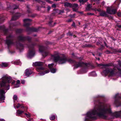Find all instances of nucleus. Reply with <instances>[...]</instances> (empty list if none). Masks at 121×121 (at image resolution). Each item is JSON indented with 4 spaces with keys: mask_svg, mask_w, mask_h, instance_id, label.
<instances>
[{
    "mask_svg": "<svg viewBox=\"0 0 121 121\" xmlns=\"http://www.w3.org/2000/svg\"><path fill=\"white\" fill-rule=\"evenodd\" d=\"M111 112L110 106L108 104L98 108H95L87 113L86 115L85 121H87L91 119H95L97 116L100 117H105L107 114Z\"/></svg>",
    "mask_w": 121,
    "mask_h": 121,
    "instance_id": "1",
    "label": "nucleus"
},
{
    "mask_svg": "<svg viewBox=\"0 0 121 121\" xmlns=\"http://www.w3.org/2000/svg\"><path fill=\"white\" fill-rule=\"evenodd\" d=\"M12 82V84H13L15 82V81L13 80L9 76H5L0 79V85L1 87L4 88L0 90V101L3 102L4 100V94L7 90L9 89V84Z\"/></svg>",
    "mask_w": 121,
    "mask_h": 121,
    "instance_id": "2",
    "label": "nucleus"
},
{
    "mask_svg": "<svg viewBox=\"0 0 121 121\" xmlns=\"http://www.w3.org/2000/svg\"><path fill=\"white\" fill-rule=\"evenodd\" d=\"M51 58L55 62H57L60 64H62L68 61L70 63L73 62L74 61L72 60L67 59L65 56L60 57L57 52H55L54 54L52 56Z\"/></svg>",
    "mask_w": 121,
    "mask_h": 121,
    "instance_id": "3",
    "label": "nucleus"
},
{
    "mask_svg": "<svg viewBox=\"0 0 121 121\" xmlns=\"http://www.w3.org/2000/svg\"><path fill=\"white\" fill-rule=\"evenodd\" d=\"M44 49L45 48L43 46H39V51L40 52H42V56L45 57L48 55V52L44 51L43 52Z\"/></svg>",
    "mask_w": 121,
    "mask_h": 121,
    "instance_id": "4",
    "label": "nucleus"
},
{
    "mask_svg": "<svg viewBox=\"0 0 121 121\" xmlns=\"http://www.w3.org/2000/svg\"><path fill=\"white\" fill-rule=\"evenodd\" d=\"M12 37L11 35H10L7 37V39L6 42L8 46L12 44Z\"/></svg>",
    "mask_w": 121,
    "mask_h": 121,
    "instance_id": "5",
    "label": "nucleus"
},
{
    "mask_svg": "<svg viewBox=\"0 0 121 121\" xmlns=\"http://www.w3.org/2000/svg\"><path fill=\"white\" fill-rule=\"evenodd\" d=\"M56 65H55L54 64L52 63L49 64L48 65V66L50 69V70L51 72L52 73H55L56 72V69L55 68H53L52 69V67H52H54L56 66Z\"/></svg>",
    "mask_w": 121,
    "mask_h": 121,
    "instance_id": "6",
    "label": "nucleus"
},
{
    "mask_svg": "<svg viewBox=\"0 0 121 121\" xmlns=\"http://www.w3.org/2000/svg\"><path fill=\"white\" fill-rule=\"evenodd\" d=\"M114 72V70H109L108 69H107L103 71V73L105 75H106L109 73H110L111 75H112L113 74Z\"/></svg>",
    "mask_w": 121,
    "mask_h": 121,
    "instance_id": "7",
    "label": "nucleus"
},
{
    "mask_svg": "<svg viewBox=\"0 0 121 121\" xmlns=\"http://www.w3.org/2000/svg\"><path fill=\"white\" fill-rule=\"evenodd\" d=\"M31 21V20L28 19H25L24 20V26H26L30 25V24L29 22H30Z\"/></svg>",
    "mask_w": 121,
    "mask_h": 121,
    "instance_id": "8",
    "label": "nucleus"
},
{
    "mask_svg": "<svg viewBox=\"0 0 121 121\" xmlns=\"http://www.w3.org/2000/svg\"><path fill=\"white\" fill-rule=\"evenodd\" d=\"M107 12L108 13L110 14H114L116 12V9H113L111 10L109 8L107 9Z\"/></svg>",
    "mask_w": 121,
    "mask_h": 121,
    "instance_id": "9",
    "label": "nucleus"
},
{
    "mask_svg": "<svg viewBox=\"0 0 121 121\" xmlns=\"http://www.w3.org/2000/svg\"><path fill=\"white\" fill-rule=\"evenodd\" d=\"M35 54V52L34 49H33L30 51L28 54L27 56L29 58H31Z\"/></svg>",
    "mask_w": 121,
    "mask_h": 121,
    "instance_id": "10",
    "label": "nucleus"
},
{
    "mask_svg": "<svg viewBox=\"0 0 121 121\" xmlns=\"http://www.w3.org/2000/svg\"><path fill=\"white\" fill-rule=\"evenodd\" d=\"M71 7L72 8L73 11H76L78 9V5L76 4H71Z\"/></svg>",
    "mask_w": 121,
    "mask_h": 121,
    "instance_id": "11",
    "label": "nucleus"
},
{
    "mask_svg": "<svg viewBox=\"0 0 121 121\" xmlns=\"http://www.w3.org/2000/svg\"><path fill=\"white\" fill-rule=\"evenodd\" d=\"M25 74L26 75L29 76L32 73V72L30 69H27L25 71Z\"/></svg>",
    "mask_w": 121,
    "mask_h": 121,
    "instance_id": "12",
    "label": "nucleus"
},
{
    "mask_svg": "<svg viewBox=\"0 0 121 121\" xmlns=\"http://www.w3.org/2000/svg\"><path fill=\"white\" fill-rule=\"evenodd\" d=\"M9 65V64L7 63H3L0 64V67L3 68L7 67Z\"/></svg>",
    "mask_w": 121,
    "mask_h": 121,
    "instance_id": "13",
    "label": "nucleus"
},
{
    "mask_svg": "<svg viewBox=\"0 0 121 121\" xmlns=\"http://www.w3.org/2000/svg\"><path fill=\"white\" fill-rule=\"evenodd\" d=\"M84 65H86V64H85L83 62H81L78 63H77L76 65H75V67L76 68L80 66H82Z\"/></svg>",
    "mask_w": 121,
    "mask_h": 121,
    "instance_id": "14",
    "label": "nucleus"
},
{
    "mask_svg": "<svg viewBox=\"0 0 121 121\" xmlns=\"http://www.w3.org/2000/svg\"><path fill=\"white\" fill-rule=\"evenodd\" d=\"M43 65V63L40 62H36L33 63V65L35 66H40Z\"/></svg>",
    "mask_w": 121,
    "mask_h": 121,
    "instance_id": "15",
    "label": "nucleus"
},
{
    "mask_svg": "<svg viewBox=\"0 0 121 121\" xmlns=\"http://www.w3.org/2000/svg\"><path fill=\"white\" fill-rule=\"evenodd\" d=\"M115 116L117 117H119L121 116V111L116 112L115 113Z\"/></svg>",
    "mask_w": 121,
    "mask_h": 121,
    "instance_id": "16",
    "label": "nucleus"
},
{
    "mask_svg": "<svg viewBox=\"0 0 121 121\" xmlns=\"http://www.w3.org/2000/svg\"><path fill=\"white\" fill-rule=\"evenodd\" d=\"M49 72V70H47L45 71L44 72H42L41 73H40L39 74V75L40 76H42L44 75L45 74L48 73Z\"/></svg>",
    "mask_w": 121,
    "mask_h": 121,
    "instance_id": "17",
    "label": "nucleus"
},
{
    "mask_svg": "<svg viewBox=\"0 0 121 121\" xmlns=\"http://www.w3.org/2000/svg\"><path fill=\"white\" fill-rule=\"evenodd\" d=\"M44 69V68L42 67H38L36 70L38 72H42Z\"/></svg>",
    "mask_w": 121,
    "mask_h": 121,
    "instance_id": "18",
    "label": "nucleus"
},
{
    "mask_svg": "<svg viewBox=\"0 0 121 121\" xmlns=\"http://www.w3.org/2000/svg\"><path fill=\"white\" fill-rule=\"evenodd\" d=\"M20 85V81L19 80H17V83L14 86L15 87H19Z\"/></svg>",
    "mask_w": 121,
    "mask_h": 121,
    "instance_id": "19",
    "label": "nucleus"
},
{
    "mask_svg": "<svg viewBox=\"0 0 121 121\" xmlns=\"http://www.w3.org/2000/svg\"><path fill=\"white\" fill-rule=\"evenodd\" d=\"M18 48L20 51L23 48V45L21 44H19L18 45Z\"/></svg>",
    "mask_w": 121,
    "mask_h": 121,
    "instance_id": "20",
    "label": "nucleus"
},
{
    "mask_svg": "<svg viewBox=\"0 0 121 121\" xmlns=\"http://www.w3.org/2000/svg\"><path fill=\"white\" fill-rule=\"evenodd\" d=\"M100 16H105L106 15V13L104 11H102L99 13Z\"/></svg>",
    "mask_w": 121,
    "mask_h": 121,
    "instance_id": "21",
    "label": "nucleus"
},
{
    "mask_svg": "<svg viewBox=\"0 0 121 121\" xmlns=\"http://www.w3.org/2000/svg\"><path fill=\"white\" fill-rule=\"evenodd\" d=\"M71 4L67 2H66L64 3V5L65 7H71Z\"/></svg>",
    "mask_w": 121,
    "mask_h": 121,
    "instance_id": "22",
    "label": "nucleus"
},
{
    "mask_svg": "<svg viewBox=\"0 0 121 121\" xmlns=\"http://www.w3.org/2000/svg\"><path fill=\"white\" fill-rule=\"evenodd\" d=\"M110 65L109 64H99V66H102L103 68L104 67L105 68H106V67L108 66H109Z\"/></svg>",
    "mask_w": 121,
    "mask_h": 121,
    "instance_id": "23",
    "label": "nucleus"
},
{
    "mask_svg": "<svg viewBox=\"0 0 121 121\" xmlns=\"http://www.w3.org/2000/svg\"><path fill=\"white\" fill-rule=\"evenodd\" d=\"M19 39L20 40H23L25 39V38L22 36H20L19 37Z\"/></svg>",
    "mask_w": 121,
    "mask_h": 121,
    "instance_id": "24",
    "label": "nucleus"
},
{
    "mask_svg": "<svg viewBox=\"0 0 121 121\" xmlns=\"http://www.w3.org/2000/svg\"><path fill=\"white\" fill-rule=\"evenodd\" d=\"M90 76H96V74L95 72H92L90 74Z\"/></svg>",
    "mask_w": 121,
    "mask_h": 121,
    "instance_id": "25",
    "label": "nucleus"
},
{
    "mask_svg": "<svg viewBox=\"0 0 121 121\" xmlns=\"http://www.w3.org/2000/svg\"><path fill=\"white\" fill-rule=\"evenodd\" d=\"M24 112L23 111H21L19 110H18L17 111V114H22Z\"/></svg>",
    "mask_w": 121,
    "mask_h": 121,
    "instance_id": "26",
    "label": "nucleus"
},
{
    "mask_svg": "<svg viewBox=\"0 0 121 121\" xmlns=\"http://www.w3.org/2000/svg\"><path fill=\"white\" fill-rule=\"evenodd\" d=\"M17 16H14L11 19V20L13 21L16 20L17 18Z\"/></svg>",
    "mask_w": 121,
    "mask_h": 121,
    "instance_id": "27",
    "label": "nucleus"
},
{
    "mask_svg": "<svg viewBox=\"0 0 121 121\" xmlns=\"http://www.w3.org/2000/svg\"><path fill=\"white\" fill-rule=\"evenodd\" d=\"M50 119L51 120H53L55 119V116L54 115H52L50 117Z\"/></svg>",
    "mask_w": 121,
    "mask_h": 121,
    "instance_id": "28",
    "label": "nucleus"
},
{
    "mask_svg": "<svg viewBox=\"0 0 121 121\" xmlns=\"http://www.w3.org/2000/svg\"><path fill=\"white\" fill-rule=\"evenodd\" d=\"M17 95H14L13 96V99L14 100H17Z\"/></svg>",
    "mask_w": 121,
    "mask_h": 121,
    "instance_id": "29",
    "label": "nucleus"
},
{
    "mask_svg": "<svg viewBox=\"0 0 121 121\" xmlns=\"http://www.w3.org/2000/svg\"><path fill=\"white\" fill-rule=\"evenodd\" d=\"M25 115L27 117H30V114L29 113H25Z\"/></svg>",
    "mask_w": 121,
    "mask_h": 121,
    "instance_id": "30",
    "label": "nucleus"
},
{
    "mask_svg": "<svg viewBox=\"0 0 121 121\" xmlns=\"http://www.w3.org/2000/svg\"><path fill=\"white\" fill-rule=\"evenodd\" d=\"M87 0H79V1L81 3H83L86 1Z\"/></svg>",
    "mask_w": 121,
    "mask_h": 121,
    "instance_id": "31",
    "label": "nucleus"
},
{
    "mask_svg": "<svg viewBox=\"0 0 121 121\" xmlns=\"http://www.w3.org/2000/svg\"><path fill=\"white\" fill-rule=\"evenodd\" d=\"M31 30L33 31L36 32L38 31V30L36 28H33Z\"/></svg>",
    "mask_w": 121,
    "mask_h": 121,
    "instance_id": "32",
    "label": "nucleus"
},
{
    "mask_svg": "<svg viewBox=\"0 0 121 121\" xmlns=\"http://www.w3.org/2000/svg\"><path fill=\"white\" fill-rule=\"evenodd\" d=\"M118 97L120 98V96H119V94H116L114 97L115 98H116Z\"/></svg>",
    "mask_w": 121,
    "mask_h": 121,
    "instance_id": "33",
    "label": "nucleus"
},
{
    "mask_svg": "<svg viewBox=\"0 0 121 121\" xmlns=\"http://www.w3.org/2000/svg\"><path fill=\"white\" fill-rule=\"evenodd\" d=\"M20 62L19 61H17V62H15L14 63V64H15L18 65H20Z\"/></svg>",
    "mask_w": 121,
    "mask_h": 121,
    "instance_id": "34",
    "label": "nucleus"
},
{
    "mask_svg": "<svg viewBox=\"0 0 121 121\" xmlns=\"http://www.w3.org/2000/svg\"><path fill=\"white\" fill-rule=\"evenodd\" d=\"M21 105L20 104H19L18 103L17 104V105L16 106V108H18Z\"/></svg>",
    "mask_w": 121,
    "mask_h": 121,
    "instance_id": "35",
    "label": "nucleus"
},
{
    "mask_svg": "<svg viewBox=\"0 0 121 121\" xmlns=\"http://www.w3.org/2000/svg\"><path fill=\"white\" fill-rule=\"evenodd\" d=\"M117 15L119 16H121V12H119L118 13Z\"/></svg>",
    "mask_w": 121,
    "mask_h": 121,
    "instance_id": "36",
    "label": "nucleus"
},
{
    "mask_svg": "<svg viewBox=\"0 0 121 121\" xmlns=\"http://www.w3.org/2000/svg\"><path fill=\"white\" fill-rule=\"evenodd\" d=\"M82 71V73H85L87 72L86 70L85 71V69L83 70Z\"/></svg>",
    "mask_w": 121,
    "mask_h": 121,
    "instance_id": "37",
    "label": "nucleus"
},
{
    "mask_svg": "<svg viewBox=\"0 0 121 121\" xmlns=\"http://www.w3.org/2000/svg\"><path fill=\"white\" fill-rule=\"evenodd\" d=\"M87 7L89 8H90L91 7V5L90 4L88 5L87 6Z\"/></svg>",
    "mask_w": 121,
    "mask_h": 121,
    "instance_id": "38",
    "label": "nucleus"
},
{
    "mask_svg": "<svg viewBox=\"0 0 121 121\" xmlns=\"http://www.w3.org/2000/svg\"><path fill=\"white\" fill-rule=\"evenodd\" d=\"M98 11L99 12H100V11H101V9H95V11Z\"/></svg>",
    "mask_w": 121,
    "mask_h": 121,
    "instance_id": "39",
    "label": "nucleus"
},
{
    "mask_svg": "<svg viewBox=\"0 0 121 121\" xmlns=\"http://www.w3.org/2000/svg\"><path fill=\"white\" fill-rule=\"evenodd\" d=\"M21 83L22 84H24L25 83V81L24 80H22L21 82Z\"/></svg>",
    "mask_w": 121,
    "mask_h": 121,
    "instance_id": "40",
    "label": "nucleus"
},
{
    "mask_svg": "<svg viewBox=\"0 0 121 121\" xmlns=\"http://www.w3.org/2000/svg\"><path fill=\"white\" fill-rule=\"evenodd\" d=\"M50 8H50V7H49V6H48V10H49L50 9Z\"/></svg>",
    "mask_w": 121,
    "mask_h": 121,
    "instance_id": "41",
    "label": "nucleus"
},
{
    "mask_svg": "<svg viewBox=\"0 0 121 121\" xmlns=\"http://www.w3.org/2000/svg\"><path fill=\"white\" fill-rule=\"evenodd\" d=\"M52 7H55L56 5L55 4H53L52 5Z\"/></svg>",
    "mask_w": 121,
    "mask_h": 121,
    "instance_id": "42",
    "label": "nucleus"
},
{
    "mask_svg": "<svg viewBox=\"0 0 121 121\" xmlns=\"http://www.w3.org/2000/svg\"><path fill=\"white\" fill-rule=\"evenodd\" d=\"M0 121H4L3 119H0Z\"/></svg>",
    "mask_w": 121,
    "mask_h": 121,
    "instance_id": "43",
    "label": "nucleus"
},
{
    "mask_svg": "<svg viewBox=\"0 0 121 121\" xmlns=\"http://www.w3.org/2000/svg\"><path fill=\"white\" fill-rule=\"evenodd\" d=\"M118 27L119 28H121V25H118Z\"/></svg>",
    "mask_w": 121,
    "mask_h": 121,
    "instance_id": "44",
    "label": "nucleus"
},
{
    "mask_svg": "<svg viewBox=\"0 0 121 121\" xmlns=\"http://www.w3.org/2000/svg\"><path fill=\"white\" fill-rule=\"evenodd\" d=\"M17 0L19 1H22V0Z\"/></svg>",
    "mask_w": 121,
    "mask_h": 121,
    "instance_id": "45",
    "label": "nucleus"
},
{
    "mask_svg": "<svg viewBox=\"0 0 121 121\" xmlns=\"http://www.w3.org/2000/svg\"><path fill=\"white\" fill-rule=\"evenodd\" d=\"M13 24H12L10 25V26H11V27L12 26H13Z\"/></svg>",
    "mask_w": 121,
    "mask_h": 121,
    "instance_id": "46",
    "label": "nucleus"
},
{
    "mask_svg": "<svg viewBox=\"0 0 121 121\" xmlns=\"http://www.w3.org/2000/svg\"><path fill=\"white\" fill-rule=\"evenodd\" d=\"M89 14V15H93V14H91V13H90Z\"/></svg>",
    "mask_w": 121,
    "mask_h": 121,
    "instance_id": "47",
    "label": "nucleus"
},
{
    "mask_svg": "<svg viewBox=\"0 0 121 121\" xmlns=\"http://www.w3.org/2000/svg\"><path fill=\"white\" fill-rule=\"evenodd\" d=\"M51 67H52V69L53 68V67H52V66H51Z\"/></svg>",
    "mask_w": 121,
    "mask_h": 121,
    "instance_id": "48",
    "label": "nucleus"
},
{
    "mask_svg": "<svg viewBox=\"0 0 121 121\" xmlns=\"http://www.w3.org/2000/svg\"><path fill=\"white\" fill-rule=\"evenodd\" d=\"M104 2H103V5H104Z\"/></svg>",
    "mask_w": 121,
    "mask_h": 121,
    "instance_id": "49",
    "label": "nucleus"
},
{
    "mask_svg": "<svg viewBox=\"0 0 121 121\" xmlns=\"http://www.w3.org/2000/svg\"><path fill=\"white\" fill-rule=\"evenodd\" d=\"M98 60H99V58H98Z\"/></svg>",
    "mask_w": 121,
    "mask_h": 121,
    "instance_id": "50",
    "label": "nucleus"
},
{
    "mask_svg": "<svg viewBox=\"0 0 121 121\" xmlns=\"http://www.w3.org/2000/svg\"><path fill=\"white\" fill-rule=\"evenodd\" d=\"M119 0V1H120V2H121V0Z\"/></svg>",
    "mask_w": 121,
    "mask_h": 121,
    "instance_id": "51",
    "label": "nucleus"
},
{
    "mask_svg": "<svg viewBox=\"0 0 121 121\" xmlns=\"http://www.w3.org/2000/svg\"><path fill=\"white\" fill-rule=\"evenodd\" d=\"M18 6H17V8H15V9H16V8H18Z\"/></svg>",
    "mask_w": 121,
    "mask_h": 121,
    "instance_id": "52",
    "label": "nucleus"
},
{
    "mask_svg": "<svg viewBox=\"0 0 121 121\" xmlns=\"http://www.w3.org/2000/svg\"><path fill=\"white\" fill-rule=\"evenodd\" d=\"M18 14H19V16H20V14H19V13H18Z\"/></svg>",
    "mask_w": 121,
    "mask_h": 121,
    "instance_id": "53",
    "label": "nucleus"
},
{
    "mask_svg": "<svg viewBox=\"0 0 121 121\" xmlns=\"http://www.w3.org/2000/svg\"><path fill=\"white\" fill-rule=\"evenodd\" d=\"M72 55H74V54H73H73H72Z\"/></svg>",
    "mask_w": 121,
    "mask_h": 121,
    "instance_id": "54",
    "label": "nucleus"
},
{
    "mask_svg": "<svg viewBox=\"0 0 121 121\" xmlns=\"http://www.w3.org/2000/svg\"><path fill=\"white\" fill-rule=\"evenodd\" d=\"M74 24H73V26H74Z\"/></svg>",
    "mask_w": 121,
    "mask_h": 121,
    "instance_id": "55",
    "label": "nucleus"
},
{
    "mask_svg": "<svg viewBox=\"0 0 121 121\" xmlns=\"http://www.w3.org/2000/svg\"><path fill=\"white\" fill-rule=\"evenodd\" d=\"M1 26H0V29H1Z\"/></svg>",
    "mask_w": 121,
    "mask_h": 121,
    "instance_id": "56",
    "label": "nucleus"
},
{
    "mask_svg": "<svg viewBox=\"0 0 121 121\" xmlns=\"http://www.w3.org/2000/svg\"><path fill=\"white\" fill-rule=\"evenodd\" d=\"M29 121H31L30 120H29Z\"/></svg>",
    "mask_w": 121,
    "mask_h": 121,
    "instance_id": "57",
    "label": "nucleus"
},
{
    "mask_svg": "<svg viewBox=\"0 0 121 121\" xmlns=\"http://www.w3.org/2000/svg\"><path fill=\"white\" fill-rule=\"evenodd\" d=\"M74 16H75V14L74 15V16L73 17H74Z\"/></svg>",
    "mask_w": 121,
    "mask_h": 121,
    "instance_id": "58",
    "label": "nucleus"
}]
</instances>
